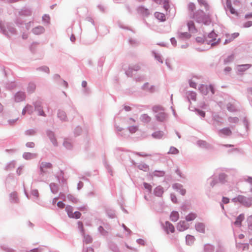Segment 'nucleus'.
<instances>
[{"label": "nucleus", "instance_id": "nucleus-1", "mask_svg": "<svg viewBox=\"0 0 252 252\" xmlns=\"http://www.w3.org/2000/svg\"><path fill=\"white\" fill-rule=\"evenodd\" d=\"M194 17L198 22H202L204 24H208L210 22V18L208 15L205 14L203 11H198L195 14Z\"/></svg>", "mask_w": 252, "mask_h": 252}, {"label": "nucleus", "instance_id": "nucleus-2", "mask_svg": "<svg viewBox=\"0 0 252 252\" xmlns=\"http://www.w3.org/2000/svg\"><path fill=\"white\" fill-rule=\"evenodd\" d=\"M199 90L200 92L204 95H206L208 94L209 90L211 91L212 94H213L215 93V91L212 85L206 86L202 85L200 86Z\"/></svg>", "mask_w": 252, "mask_h": 252}, {"label": "nucleus", "instance_id": "nucleus-3", "mask_svg": "<svg viewBox=\"0 0 252 252\" xmlns=\"http://www.w3.org/2000/svg\"><path fill=\"white\" fill-rule=\"evenodd\" d=\"M189 227V224L185 221H180L177 226V229L180 231H183Z\"/></svg>", "mask_w": 252, "mask_h": 252}, {"label": "nucleus", "instance_id": "nucleus-4", "mask_svg": "<svg viewBox=\"0 0 252 252\" xmlns=\"http://www.w3.org/2000/svg\"><path fill=\"white\" fill-rule=\"evenodd\" d=\"M52 165L50 163L42 162L40 166V171L42 173H44L47 172L48 169H51Z\"/></svg>", "mask_w": 252, "mask_h": 252}, {"label": "nucleus", "instance_id": "nucleus-5", "mask_svg": "<svg viewBox=\"0 0 252 252\" xmlns=\"http://www.w3.org/2000/svg\"><path fill=\"white\" fill-rule=\"evenodd\" d=\"M173 188L179 191L182 195H184L186 193L185 189H183V186L179 184H175L173 185Z\"/></svg>", "mask_w": 252, "mask_h": 252}, {"label": "nucleus", "instance_id": "nucleus-6", "mask_svg": "<svg viewBox=\"0 0 252 252\" xmlns=\"http://www.w3.org/2000/svg\"><path fill=\"white\" fill-rule=\"evenodd\" d=\"M244 215L242 214L238 216L236 220L234 221V224L235 225L238 227H240L242 225V222L244 220Z\"/></svg>", "mask_w": 252, "mask_h": 252}, {"label": "nucleus", "instance_id": "nucleus-7", "mask_svg": "<svg viewBox=\"0 0 252 252\" xmlns=\"http://www.w3.org/2000/svg\"><path fill=\"white\" fill-rule=\"evenodd\" d=\"M170 220L172 221H176L179 218V214L177 211H172L170 216Z\"/></svg>", "mask_w": 252, "mask_h": 252}, {"label": "nucleus", "instance_id": "nucleus-8", "mask_svg": "<svg viewBox=\"0 0 252 252\" xmlns=\"http://www.w3.org/2000/svg\"><path fill=\"white\" fill-rule=\"evenodd\" d=\"M165 228L167 233H173L174 232L175 228L174 226L168 221L165 223Z\"/></svg>", "mask_w": 252, "mask_h": 252}, {"label": "nucleus", "instance_id": "nucleus-9", "mask_svg": "<svg viewBox=\"0 0 252 252\" xmlns=\"http://www.w3.org/2000/svg\"><path fill=\"white\" fill-rule=\"evenodd\" d=\"M154 192L156 195L161 196L163 193V188L161 186H158L155 189Z\"/></svg>", "mask_w": 252, "mask_h": 252}, {"label": "nucleus", "instance_id": "nucleus-10", "mask_svg": "<svg viewBox=\"0 0 252 252\" xmlns=\"http://www.w3.org/2000/svg\"><path fill=\"white\" fill-rule=\"evenodd\" d=\"M25 98V95L23 93L19 92L15 95V100L17 102L24 100Z\"/></svg>", "mask_w": 252, "mask_h": 252}, {"label": "nucleus", "instance_id": "nucleus-11", "mask_svg": "<svg viewBox=\"0 0 252 252\" xmlns=\"http://www.w3.org/2000/svg\"><path fill=\"white\" fill-rule=\"evenodd\" d=\"M156 117L158 120L161 122H163L165 120L166 118V115L164 113V112L163 111L158 114L156 116Z\"/></svg>", "mask_w": 252, "mask_h": 252}, {"label": "nucleus", "instance_id": "nucleus-12", "mask_svg": "<svg viewBox=\"0 0 252 252\" xmlns=\"http://www.w3.org/2000/svg\"><path fill=\"white\" fill-rule=\"evenodd\" d=\"M44 31L43 27L41 26L37 27L32 30L33 32L35 34H39L43 33Z\"/></svg>", "mask_w": 252, "mask_h": 252}, {"label": "nucleus", "instance_id": "nucleus-13", "mask_svg": "<svg viewBox=\"0 0 252 252\" xmlns=\"http://www.w3.org/2000/svg\"><path fill=\"white\" fill-rule=\"evenodd\" d=\"M155 16L157 19L160 21H165V16L163 13L157 12L155 13Z\"/></svg>", "mask_w": 252, "mask_h": 252}, {"label": "nucleus", "instance_id": "nucleus-14", "mask_svg": "<svg viewBox=\"0 0 252 252\" xmlns=\"http://www.w3.org/2000/svg\"><path fill=\"white\" fill-rule=\"evenodd\" d=\"M195 227L196 230L199 232L204 233L205 232V226L202 223H197Z\"/></svg>", "mask_w": 252, "mask_h": 252}, {"label": "nucleus", "instance_id": "nucleus-15", "mask_svg": "<svg viewBox=\"0 0 252 252\" xmlns=\"http://www.w3.org/2000/svg\"><path fill=\"white\" fill-rule=\"evenodd\" d=\"M232 200L235 202H239L241 203H244L246 202V198L243 195H239L237 197L233 198Z\"/></svg>", "mask_w": 252, "mask_h": 252}, {"label": "nucleus", "instance_id": "nucleus-16", "mask_svg": "<svg viewBox=\"0 0 252 252\" xmlns=\"http://www.w3.org/2000/svg\"><path fill=\"white\" fill-rule=\"evenodd\" d=\"M140 120L144 123H148L150 122L151 118L147 114H144L141 116Z\"/></svg>", "mask_w": 252, "mask_h": 252}, {"label": "nucleus", "instance_id": "nucleus-17", "mask_svg": "<svg viewBox=\"0 0 252 252\" xmlns=\"http://www.w3.org/2000/svg\"><path fill=\"white\" fill-rule=\"evenodd\" d=\"M194 237L191 235H188L186 236V242L187 244L189 245H192L194 243Z\"/></svg>", "mask_w": 252, "mask_h": 252}, {"label": "nucleus", "instance_id": "nucleus-18", "mask_svg": "<svg viewBox=\"0 0 252 252\" xmlns=\"http://www.w3.org/2000/svg\"><path fill=\"white\" fill-rule=\"evenodd\" d=\"M153 110L155 113H157L158 114L164 111L163 108L160 105L154 106L153 108Z\"/></svg>", "mask_w": 252, "mask_h": 252}, {"label": "nucleus", "instance_id": "nucleus-19", "mask_svg": "<svg viewBox=\"0 0 252 252\" xmlns=\"http://www.w3.org/2000/svg\"><path fill=\"white\" fill-rule=\"evenodd\" d=\"M251 66V65L249 64L240 65L238 66V70L241 71H244L249 68Z\"/></svg>", "mask_w": 252, "mask_h": 252}, {"label": "nucleus", "instance_id": "nucleus-20", "mask_svg": "<svg viewBox=\"0 0 252 252\" xmlns=\"http://www.w3.org/2000/svg\"><path fill=\"white\" fill-rule=\"evenodd\" d=\"M227 7L229 9L230 12L233 14H237V12L235 11L234 8L232 6L230 1H227Z\"/></svg>", "mask_w": 252, "mask_h": 252}, {"label": "nucleus", "instance_id": "nucleus-21", "mask_svg": "<svg viewBox=\"0 0 252 252\" xmlns=\"http://www.w3.org/2000/svg\"><path fill=\"white\" fill-rule=\"evenodd\" d=\"M153 136L156 138H161L163 136V132L162 131H158L154 132L153 134Z\"/></svg>", "mask_w": 252, "mask_h": 252}, {"label": "nucleus", "instance_id": "nucleus-22", "mask_svg": "<svg viewBox=\"0 0 252 252\" xmlns=\"http://www.w3.org/2000/svg\"><path fill=\"white\" fill-rule=\"evenodd\" d=\"M220 132L225 135H230L231 134V130L228 128H224L220 130Z\"/></svg>", "mask_w": 252, "mask_h": 252}, {"label": "nucleus", "instance_id": "nucleus-23", "mask_svg": "<svg viewBox=\"0 0 252 252\" xmlns=\"http://www.w3.org/2000/svg\"><path fill=\"white\" fill-rule=\"evenodd\" d=\"M26 112L28 113L31 114L32 112V107L30 105H27L23 110V114H25Z\"/></svg>", "mask_w": 252, "mask_h": 252}, {"label": "nucleus", "instance_id": "nucleus-24", "mask_svg": "<svg viewBox=\"0 0 252 252\" xmlns=\"http://www.w3.org/2000/svg\"><path fill=\"white\" fill-rule=\"evenodd\" d=\"M35 110L39 111V114L41 116H44V112L40 108V104L39 103H36L35 104Z\"/></svg>", "mask_w": 252, "mask_h": 252}, {"label": "nucleus", "instance_id": "nucleus-25", "mask_svg": "<svg viewBox=\"0 0 252 252\" xmlns=\"http://www.w3.org/2000/svg\"><path fill=\"white\" fill-rule=\"evenodd\" d=\"M247 222L249 229L252 231V215L248 217Z\"/></svg>", "mask_w": 252, "mask_h": 252}, {"label": "nucleus", "instance_id": "nucleus-26", "mask_svg": "<svg viewBox=\"0 0 252 252\" xmlns=\"http://www.w3.org/2000/svg\"><path fill=\"white\" fill-rule=\"evenodd\" d=\"M196 215L193 213H190L186 217V220L187 221H191L196 218Z\"/></svg>", "mask_w": 252, "mask_h": 252}, {"label": "nucleus", "instance_id": "nucleus-27", "mask_svg": "<svg viewBox=\"0 0 252 252\" xmlns=\"http://www.w3.org/2000/svg\"><path fill=\"white\" fill-rule=\"evenodd\" d=\"M36 155L34 154H31L30 153H26L24 154V157L26 159H30L35 157Z\"/></svg>", "mask_w": 252, "mask_h": 252}, {"label": "nucleus", "instance_id": "nucleus-28", "mask_svg": "<svg viewBox=\"0 0 252 252\" xmlns=\"http://www.w3.org/2000/svg\"><path fill=\"white\" fill-rule=\"evenodd\" d=\"M66 211L67 213L68 216L69 218L71 217H72V214H73V209L71 206H68L65 208Z\"/></svg>", "mask_w": 252, "mask_h": 252}, {"label": "nucleus", "instance_id": "nucleus-29", "mask_svg": "<svg viewBox=\"0 0 252 252\" xmlns=\"http://www.w3.org/2000/svg\"><path fill=\"white\" fill-rule=\"evenodd\" d=\"M187 25L188 26L189 31H193L194 30V29H195L194 25V23L193 21H190L188 22Z\"/></svg>", "mask_w": 252, "mask_h": 252}, {"label": "nucleus", "instance_id": "nucleus-30", "mask_svg": "<svg viewBox=\"0 0 252 252\" xmlns=\"http://www.w3.org/2000/svg\"><path fill=\"white\" fill-rule=\"evenodd\" d=\"M58 117L62 120H65L66 118V115L63 111H59L58 113Z\"/></svg>", "mask_w": 252, "mask_h": 252}, {"label": "nucleus", "instance_id": "nucleus-31", "mask_svg": "<svg viewBox=\"0 0 252 252\" xmlns=\"http://www.w3.org/2000/svg\"><path fill=\"white\" fill-rule=\"evenodd\" d=\"M190 36V35L188 32H183L179 34V37L181 38H189Z\"/></svg>", "mask_w": 252, "mask_h": 252}, {"label": "nucleus", "instance_id": "nucleus-32", "mask_svg": "<svg viewBox=\"0 0 252 252\" xmlns=\"http://www.w3.org/2000/svg\"><path fill=\"white\" fill-rule=\"evenodd\" d=\"M128 129L130 133H134L138 130V126H131L129 127Z\"/></svg>", "mask_w": 252, "mask_h": 252}, {"label": "nucleus", "instance_id": "nucleus-33", "mask_svg": "<svg viewBox=\"0 0 252 252\" xmlns=\"http://www.w3.org/2000/svg\"><path fill=\"white\" fill-rule=\"evenodd\" d=\"M164 173L163 171H155L153 173V175L158 177H162L164 175Z\"/></svg>", "mask_w": 252, "mask_h": 252}, {"label": "nucleus", "instance_id": "nucleus-34", "mask_svg": "<svg viewBox=\"0 0 252 252\" xmlns=\"http://www.w3.org/2000/svg\"><path fill=\"white\" fill-rule=\"evenodd\" d=\"M226 178V175L224 174H221L219 176V180L220 182L223 183L225 182Z\"/></svg>", "mask_w": 252, "mask_h": 252}, {"label": "nucleus", "instance_id": "nucleus-35", "mask_svg": "<svg viewBox=\"0 0 252 252\" xmlns=\"http://www.w3.org/2000/svg\"><path fill=\"white\" fill-rule=\"evenodd\" d=\"M84 241L86 242V243H87V244H89V243H91L92 241V238L89 235H84Z\"/></svg>", "mask_w": 252, "mask_h": 252}, {"label": "nucleus", "instance_id": "nucleus-36", "mask_svg": "<svg viewBox=\"0 0 252 252\" xmlns=\"http://www.w3.org/2000/svg\"><path fill=\"white\" fill-rule=\"evenodd\" d=\"M81 216V214L79 212H75L74 213H73L72 214V217H71V218H75V219H79L80 218Z\"/></svg>", "mask_w": 252, "mask_h": 252}, {"label": "nucleus", "instance_id": "nucleus-37", "mask_svg": "<svg viewBox=\"0 0 252 252\" xmlns=\"http://www.w3.org/2000/svg\"><path fill=\"white\" fill-rule=\"evenodd\" d=\"M28 89L29 92H33L35 89V84L33 83H30Z\"/></svg>", "mask_w": 252, "mask_h": 252}, {"label": "nucleus", "instance_id": "nucleus-38", "mask_svg": "<svg viewBox=\"0 0 252 252\" xmlns=\"http://www.w3.org/2000/svg\"><path fill=\"white\" fill-rule=\"evenodd\" d=\"M178 150L177 149H176L175 147H171L169 151L168 152V153L171 154H177L178 153Z\"/></svg>", "mask_w": 252, "mask_h": 252}, {"label": "nucleus", "instance_id": "nucleus-39", "mask_svg": "<svg viewBox=\"0 0 252 252\" xmlns=\"http://www.w3.org/2000/svg\"><path fill=\"white\" fill-rule=\"evenodd\" d=\"M78 227L80 229L81 231L82 232V234L84 235V229L83 227V223L81 221H79L78 222Z\"/></svg>", "mask_w": 252, "mask_h": 252}, {"label": "nucleus", "instance_id": "nucleus-40", "mask_svg": "<svg viewBox=\"0 0 252 252\" xmlns=\"http://www.w3.org/2000/svg\"><path fill=\"white\" fill-rule=\"evenodd\" d=\"M238 35H239V33H235L232 34L231 35V37L229 39V40H227L226 39L225 40V43L226 42H230L231 40L234 39L235 38L237 37L238 36Z\"/></svg>", "mask_w": 252, "mask_h": 252}, {"label": "nucleus", "instance_id": "nucleus-41", "mask_svg": "<svg viewBox=\"0 0 252 252\" xmlns=\"http://www.w3.org/2000/svg\"><path fill=\"white\" fill-rule=\"evenodd\" d=\"M140 12L144 14L148 15L149 14V10L147 9H145L144 7H140L139 8Z\"/></svg>", "mask_w": 252, "mask_h": 252}, {"label": "nucleus", "instance_id": "nucleus-42", "mask_svg": "<svg viewBox=\"0 0 252 252\" xmlns=\"http://www.w3.org/2000/svg\"><path fill=\"white\" fill-rule=\"evenodd\" d=\"M189 9L190 11L192 12L195 8V5L193 3H190L189 4Z\"/></svg>", "mask_w": 252, "mask_h": 252}, {"label": "nucleus", "instance_id": "nucleus-43", "mask_svg": "<svg viewBox=\"0 0 252 252\" xmlns=\"http://www.w3.org/2000/svg\"><path fill=\"white\" fill-rule=\"evenodd\" d=\"M32 194L33 196H35L36 197H38V195H39V193H38L37 190L34 189V190H32Z\"/></svg>", "mask_w": 252, "mask_h": 252}, {"label": "nucleus", "instance_id": "nucleus-44", "mask_svg": "<svg viewBox=\"0 0 252 252\" xmlns=\"http://www.w3.org/2000/svg\"><path fill=\"white\" fill-rule=\"evenodd\" d=\"M144 187L146 189H147L149 191L151 190V189H152V186L150 184H149L148 183H144Z\"/></svg>", "mask_w": 252, "mask_h": 252}, {"label": "nucleus", "instance_id": "nucleus-45", "mask_svg": "<svg viewBox=\"0 0 252 252\" xmlns=\"http://www.w3.org/2000/svg\"><path fill=\"white\" fill-rule=\"evenodd\" d=\"M198 2L201 4L206 7L207 6V4L205 0H197Z\"/></svg>", "mask_w": 252, "mask_h": 252}, {"label": "nucleus", "instance_id": "nucleus-46", "mask_svg": "<svg viewBox=\"0 0 252 252\" xmlns=\"http://www.w3.org/2000/svg\"><path fill=\"white\" fill-rule=\"evenodd\" d=\"M171 200L174 203H177V198L176 196L174 194H171Z\"/></svg>", "mask_w": 252, "mask_h": 252}, {"label": "nucleus", "instance_id": "nucleus-47", "mask_svg": "<svg viewBox=\"0 0 252 252\" xmlns=\"http://www.w3.org/2000/svg\"><path fill=\"white\" fill-rule=\"evenodd\" d=\"M189 86L190 87H192L193 88H196V84L192 81H190L189 82Z\"/></svg>", "mask_w": 252, "mask_h": 252}, {"label": "nucleus", "instance_id": "nucleus-48", "mask_svg": "<svg viewBox=\"0 0 252 252\" xmlns=\"http://www.w3.org/2000/svg\"><path fill=\"white\" fill-rule=\"evenodd\" d=\"M57 206L60 208H63L64 207V204L63 202L60 201L58 202Z\"/></svg>", "mask_w": 252, "mask_h": 252}, {"label": "nucleus", "instance_id": "nucleus-49", "mask_svg": "<svg viewBox=\"0 0 252 252\" xmlns=\"http://www.w3.org/2000/svg\"><path fill=\"white\" fill-rule=\"evenodd\" d=\"M222 202L225 204H227L229 202V199L227 197H223L222 198Z\"/></svg>", "mask_w": 252, "mask_h": 252}, {"label": "nucleus", "instance_id": "nucleus-50", "mask_svg": "<svg viewBox=\"0 0 252 252\" xmlns=\"http://www.w3.org/2000/svg\"><path fill=\"white\" fill-rule=\"evenodd\" d=\"M198 114L202 117H204L205 116V113L203 111L198 110Z\"/></svg>", "mask_w": 252, "mask_h": 252}, {"label": "nucleus", "instance_id": "nucleus-51", "mask_svg": "<svg viewBox=\"0 0 252 252\" xmlns=\"http://www.w3.org/2000/svg\"><path fill=\"white\" fill-rule=\"evenodd\" d=\"M196 39L198 42H204V40L203 38H202L201 37H197Z\"/></svg>", "mask_w": 252, "mask_h": 252}, {"label": "nucleus", "instance_id": "nucleus-52", "mask_svg": "<svg viewBox=\"0 0 252 252\" xmlns=\"http://www.w3.org/2000/svg\"><path fill=\"white\" fill-rule=\"evenodd\" d=\"M49 16L46 15H45L43 16V20L48 22L49 20Z\"/></svg>", "mask_w": 252, "mask_h": 252}, {"label": "nucleus", "instance_id": "nucleus-53", "mask_svg": "<svg viewBox=\"0 0 252 252\" xmlns=\"http://www.w3.org/2000/svg\"><path fill=\"white\" fill-rule=\"evenodd\" d=\"M252 25V22L249 21L245 23V27H249Z\"/></svg>", "mask_w": 252, "mask_h": 252}, {"label": "nucleus", "instance_id": "nucleus-54", "mask_svg": "<svg viewBox=\"0 0 252 252\" xmlns=\"http://www.w3.org/2000/svg\"><path fill=\"white\" fill-rule=\"evenodd\" d=\"M171 42L173 45H175L176 44V40L174 38H172L171 39Z\"/></svg>", "mask_w": 252, "mask_h": 252}, {"label": "nucleus", "instance_id": "nucleus-55", "mask_svg": "<svg viewBox=\"0 0 252 252\" xmlns=\"http://www.w3.org/2000/svg\"><path fill=\"white\" fill-rule=\"evenodd\" d=\"M27 146L28 147H33L34 146V144L33 143H28L27 144Z\"/></svg>", "mask_w": 252, "mask_h": 252}, {"label": "nucleus", "instance_id": "nucleus-56", "mask_svg": "<svg viewBox=\"0 0 252 252\" xmlns=\"http://www.w3.org/2000/svg\"><path fill=\"white\" fill-rule=\"evenodd\" d=\"M190 94H191V98L195 100V97H196V94L195 93H191Z\"/></svg>", "mask_w": 252, "mask_h": 252}, {"label": "nucleus", "instance_id": "nucleus-57", "mask_svg": "<svg viewBox=\"0 0 252 252\" xmlns=\"http://www.w3.org/2000/svg\"><path fill=\"white\" fill-rule=\"evenodd\" d=\"M125 109L126 111H128L131 110V108L128 106H125Z\"/></svg>", "mask_w": 252, "mask_h": 252}, {"label": "nucleus", "instance_id": "nucleus-58", "mask_svg": "<svg viewBox=\"0 0 252 252\" xmlns=\"http://www.w3.org/2000/svg\"><path fill=\"white\" fill-rule=\"evenodd\" d=\"M86 252H94V250L92 248H88L87 249Z\"/></svg>", "mask_w": 252, "mask_h": 252}, {"label": "nucleus", "instance_id": "nucleus-59", "mask_svg": "<svg viewBox=\"0 0 252 252\" xmlns=\"http://www.w3.org/2000/svg\"><path fill=\"white\" fill-rule=\"evenodd\" d=\"M87 82L85 81H83L82 82V86L83 87H86V86H87Z\"/></svg>", "mask_w": 252, "mask_h": 252}, {"label": "nucleus", "instance_id": "nucleus-60", "mask_svg": "<svg viewBox=\"0 0 252 252\" xmlns=\"http://www.w3.org/2000/svg\"><path fill=\"white\" fill-rule=\"evenodd\" d=\"M11 195L12 196H13V198H17V193H15V192H13V193H12Z\"/></svg>", "mask_w": 252, "mask_h": 252}, {"label": "nucleus", "instance_id": "nucleus-61", "mask_svg": "<svg viewBox=\"0 0 252 252\" xmlns=\"http://www.w3.org/2000/svg\"><path fill=\"white\" fill-rule=\"evenodd\" d=\"M245 17H246V18H252V13H250V14H247V15H246Z\"/></svg>", "mask_w": 252, "mask_h": 252}, {"label": "nucleus", "instance_id": "nucleus-62", "mask_svg": "<svg viewBox=\"0 0 252 252\" xmlns=\"http://www.w3.org/2000/svg\"><path fill=\"white\" fill-rule=\"evenodd\" d=\"M70 40L72 41H74L75 40V37L74 35H72L70 37Z\"/></svg>", "mask_w": 252, "mask_h": 252}, {"label": "nucleus", "instance_id": "nucleus-63", "mask_svg": "<svg viewBox=\"0 0 252 252\" xmlns=\"http://www.w3.org/2000/svg\"><path fill=\"white\" fill-rule=\"evenodd\" d=\"M156 58H157V59L161 63H162V61H160V58L158 56H156Z\"/></svg>", "mask_w": 252, "mask_h": 252}, {"label": "nucleus", "instance_id": "nucleus-64", "mask_svg": "<svg viewBox=\"0 0 252 252\" xmlns=\"http://www.w3.org/2000/svg\"><path fill=\"white\" fill-rule=\"evenodd\" d=\"M248 181L251 184H252V178H249L248 179Z\"/></svg>", "mask_w": 252, "mask_h": 252}]
</instances>
